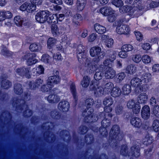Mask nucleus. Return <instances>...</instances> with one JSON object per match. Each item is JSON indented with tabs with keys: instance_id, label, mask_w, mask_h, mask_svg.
<instances>
[{
	"instance_id": "dca6fc26",
	"label": "nucleus",
	"mask_w": 159,
	"mask_h": 159,
	"mask_svg": "<svg viewBox=\"0 0 159 159\" xmlns=\"http://www.w3.org/2000/svg\"><path fill=\"white\" fill-rule=\"evenodd\" d=\"M130 123L135 128L144 129L143 126V124L139 118L138 117H131L130 120Z\"/></svg>"
},
{
	"instance_id": "393cba45",
	"label": "nucleus",
	"mask_w": 159,
	"mask_h": 159,
	"mask_svg": "<svg viewBox=\"0 0 159 159\" xmlns=\"http://www.w3.org/2000/svg\"><path fill=\"white\" fill-rule=\"evenodd\" d=\"M58 107L60 111L63 112H66L69 109L70 104L66 101H61L59 103Z\"/></svg>"
},
{
	"instance_id": "4d7b16f0",
	"label": "nucleus",
	"mask_w": 159,
	"mask_h": 159,
	"mask_svg": "<svg viewBox=\"0 0 159 159\" xmlns=\"http://www.w3.org/2000/svg\"><path fill=\"white\" fill-rule=\"evenodd\" d=\"M31 6L32 7L33 6L34 7V11H35L36 8V6H39L41 5L42 3V0H30Z\"/></svg>"
},
{
	"instance_id": "37998d69",
	"label": "nucleus",
	"mask_w": 159,
	"mask_h": 159,
	"mask_svg": "<svg viewBox=\"0 0 159 159\" xmlns=\"http://www.w3.org/2000/svg\"><path fill=\"white\" fill-rule=\"evenodd\" d=\"M90 81V79L89 77L87 76H84L81 81V84L83 87L87 88L89 86Z\"/></svg>"
},
{
	"instance_id": "6e6d98bb",
	"label": "nucleus",
	"mask_w": 159,
	"mask_h": 159,
	"mask_svg": "<svg viewBox=\"0 0 159 159\" xmlns=\"http://www.w3.org/2000/svg\"><path fill=\"white\" fill-rule=\"evenodd\" d=\"M50 1L52 3L57 4L55 6V8L57 10H60L61 9L60 6H58V5H61L63 3L62 0H50Z\"/></svg>"
},
{
	"instance_id": "9d476101",
	"label": "nucleus",
	"mask_w": 159,
	"mask_h": 159,
	"mask_svg": "<svg viewBox=\"0 0 159 159\" xmlns=\"http://www.w3.org/2000/svg\"><path fill=\"white\" fill-rule=\"evenodd\" d=\"M141 141L139 139L133 141V145L130 148L131 155L133 157L138 158L140 156V148L141 147Z\"/></svg>"
},
{
	"instance_id": "5fc2aeb1",
	"label": "nucleus",
	"mask_w": 159,
	"mask_h": 159,
	"mask_svg": "<svg viewBox=\"0 0 159 159\" xmlns=\"http://www.w3.org/2000/svg\"><path fill=\"white\" fill-rule=\"evenodd\" d=\"M89 138L90 141L88 143L89 144H91L93 143L94 141L93 137L92 135L90 134H87L84 137V141L85 143H87L88 142V138Z\"/></svg>"
},
{
	"instance_id": "a878e982",
	"label": "nucleus",
	"mask_w": 159,
	"mask_h": 159,
	"mask_svg": "<svg viewBox=\"0 0 159 159\" xmlns=\"http://www.w3.org/2000/svg\"><path fill=\"white\" fill-rule=\"evenodd\" d=\"M0 85L1 88L4 89H8L12 85V83L7 80L3 76L0 78Z\"/></svg>"
},
{
	"instance_id": "864d4df0",
	"label": "nucleus",
	"mask_w": 159,
	"mask_h": 159,
	"mask_svg": "<svg viewBox=\"0 0 159 159\" xmlns=\"http://www.w3.org/2000/svg\"><path fill=\"white\" fill-rule=\"evenodd\" d=\"M113 99L110 97H106L103 101L104 106H111L113 103Z\"/></svg>"
},
{
	"instance_id": "39448f33",
	"label": "nucleus",
	"mask_w": 159,
	"mask_h": 159,
	"mask_svg": "<svg viewBox=\"0 0 159 159\" xmlns=\"http://www.w3.org/2000/svg\"><path fill=\"white\" fill-rule=\"evenodd\" d=\"M153 141V138L152 136H150L149 135H146L145 139L142 140L143 144L146 146L151 145V146L148 149L144 150V156L147 159H151L152 158V155L151 152L153 146L152 145H151Z\"/></svg>"
},
{
	"instance_id": "c9c22d12",
	"label": "nucleus",
	"mask_w": 159,
	"mask_h": 159,
	"mask_svg": "<svg viewBox=\"0 0 159 159\" xmlns=\"http://www.w3.org/2000/svg\"><path fill=\"white\" fill-rule=\"evenodd\" d=\"M120 89L118 87H115L110 92L111 95L114 98L119 97L121 94Z\"/></svg>"
},
{
	"instance_id": "a18cd8bd",
	"label": "nucleus",
	"mask_w": 159,
	"mask_h": 159,
	"mask_svg": "<svg viewBox=\"0 0 159 159\" xmlns=\"http://www.w3.org/2000/svg\"><path fill=\"white\" fill-rule=\"evenodd\" d=\"M50 116L53 119L57 120L60 118L61 115L57 111L54 110L51 111Z\"/></svg>"
},
{
	"instance_id": "49530a36",
	"label": "nucleus",
	"mask_w": 159,
	"mask_h": 159,
	"mask_svg": "<svg viewBox=\"0 0 159 159\" xmlns=\"http://www.w3.org/2000/svg\"><path fill=\"white\" fill-rule=\"evenodd\" d=\"M152 75L149 73H145L141 77V80L143 83H148L150 80Z\"/></svg>"
},
{
	"instance_id": "c85d7f7f",
	"label": "nucleus",
	"mask_w": 159,
	"mask_h": 159,
	"mask_svg": "<svg viewBox=\"0 0 159 159\" xmlns=\"http://www.w3.org/2000/svg\"><path fill=\"white\" fill-rule=\"evenodd\" d=\"M103 69H102L101 67V65L99 66V68L98 70L95 71V73L94 75V79L96 81H98L101 80L104 74V71Z\"/></svg>"
},
{
	"instance_id": "bb28decb",
	"label": "nucleus",
	"mask_w": 159,
	"mask_h": 159,
	"mask_svg": "<svg viewBox=\"0 0 159 159\" xmlns=\"http://www.w3.org/2000/svg\"><path fill=\"white\" fill-rule=\"evenodd\" d=\"M34 7H32L30 3L25 2L20 7V9L22 11H26L28 12L32 13L34 11Z\"/></svg>"
},
{
	"instance_id": "7c9ffc66",
	"label": "nucleus",
	"mask_w": 159,
	"mask_h": 159,
	"mask_svg": "<svg viewBox=\"0 0 159 159\" xmlns=\"http://www.w3.org/2000/svg\"><path fill=\"white\" fill-rule=\"evenodd\" d=\"M148 99V96L146 93H142L140 94L138 98V102L139 104H145L147 103Z\"/></svg>"
},
{
	"instance_id": "e2e57ef3",
	"label": "nucleus",
	"mask_w": 159,
	"mask_h": 159,
	"mask_svg": "<svg viewBox=\"0 0 159 159\" xmlns=\"http://www.w3.org/2000/svg\"><path fill=\"white\" fill-rule=\"evenodd\" d=\"M26 62L27 65L30 66L35 64L38 62V60L35 58L29 57L27 60Z\"/></svg>"
},
{
	"instance_id": "58836bf2",
	"label": "nucleus",
	"mask_w": 159,
	"mask_h": 159,
	"mask_svg": "<svg viewBox=\"0 0 159 159\" xmlns=\"http://www.w3.org/2000/svg\"><path fill=\"white\" fill-rule=\"evenodd\" d=\"M114 84L112 82H108L104 86V91L107 94H109L112 89L114 87Z\"/></svg>"
},
{
	"instance_id": "f704fd0d",
	"label": "nucleus",
	"mask_w": 159,
	"mask_h": 159,
	"mask_svg": "<svg viewBox=\"0 0 159 159\" xmlns=\"http://www.w3.org/2000/svg\"><path fill=\"white\" fill-rule=\"evenodd\" d=\"M136 71V67L134 65L132 64L128 65L125 69L126 73L130 75H134Z\"/></svg>"
},
{
	"instance_id": "052dcab7",
	"label": "nucleus",
	"mask_w": 159,
	"mask_h": 159,
	"mask_svg": "<svg viewBox=\"0 0 159 159\" xmlns=\"http://www.w3.org/2000/svg\"><path fill=\"white\" fill-rule=\"evenodd\" d=\"M29 49L31 52H36L39 51V47L38 44L36 43H33L31 44Z\"/></svg>"
},
{
	"instance_id": "5701e85b",
	"label": "nucleus",
	"mask_w": 159,
	"mask_h": 159,
	"mask_svg": "<svg viewBox=\"0 0 159 159\" xmlns=\"http://www.w3.org/2000/svg\"><path fill=\"white\" fill-rule=\"evenodd\" d=\"M150 107L148 105H144L141 109V115L142 118L144 120H148L150 117Z\"/></svg>"
},
{
	"instance_id": "aec40b11",
	"label": "nucleus",
	"mask_w": 159,
	"mask_h": 159,
	"mask_svg": "<svg viewBox=\"0 0 159 159\" xmlns=\"http://www.w3.org/2000/svg\"><path fill=\"white\" fill-rule=\"evenodd\" d=\"M85 103L87 108L85 109L82 113V115L84 117L86 116V114H87L89 110L91 109H93L91 107L94 103V100L92 98H87L85 100Z\"/></svg>"
},
{
	"instance_id": "2eb2a0df",
	"label": "nucleus",
	"mask_w": 159,
	"mask_h": 159,
	"mask_svg": "<svg viewBox=\"0 0 159 159\" xmlns=\"http://www.w3.org/2000/svg\"><path fill=\"white\" fill-rule=\"evenodd\" d=\"M43 80L40 78L37 79L35 81L34 80L30 81L28 84L29 89L31 90H35L39 87L42 84Z\"/></svg>"
},
{
	"instance_id": "4c0bfd02",
	"label": "nucleus",
	"mask_w": 159,
	"mask_h": 159,
	"mask_svg": "<svg viewBox=\"0 0 159 159\" xmlns=\"http://www.w3.org/2000/svg\"><path fill=\"white\" fill-rule=\"evenodd\" d=\"M125 74L124 72L119 73L114 77V80L117 83H120L124 79L125 77Z\"/></svg>"
},
{
	"instance_id": "72a5a7b5",
	"label": "nucleus",
	"mask_w": 159,
	"mask_h": 159,
	"mask_svg": "<svg viewBox=\"0 0 159 159\" xmlns=\"http://www.w3.org/2000/svg\"><path fill=\"white\" fill-rule=\"evenodd\" d=\"M47 100L49 103H54L58 102L59 101L60 98L57 95H54L51 94L47 97Z\"/></svg>"
},
{
	"instance_id": "603ef678",
	"label": "nucleus",
	"mask_w": 159,
	"mask_h": 159,
	"mask_svg": "<svg viewBox=\"0 0 159 159\" xmlns=\"http://www.w3.org/2000/svg\"><path fill=\"white\" fill-rule=\"evenodd\" d=\"M15 24L18 26H21L23 22L22 18L20 16H16L14 18Z\"/></svg>"
},
{
	"instance_id": "4be33fe9",
	"label": "nucleus",
	"mask_w": 159,
	"mask_h": 159,
	"mask_svg": "<svg viewBox=\"0 0 159 159\" xmlns=\"http://www.w3.org/2000/svg\"><path fill=\"white\" fill-rule=\"evenodd\" d=\"M94 82H92V83L90 84V86L91 87L93 85L91 89L94 91V94L98 96L101 95L103 93V91H104V89L101 86H98L99 84H96V85L95 86Z\"/></svg>"
},
{
	"instance_id": "f03ea898",
	"label": "nucleus",
	"mask_w": 159,
	"mask_h": 159,
	"mask_svg": "<svg viewBox=\"0 0 159 159\" xmlns=\"http://www.w3.org/2000/svg\"><path fill=\"white\" fill-rule=\"evenodd\" d=\"M120 132L119 126L117 125H113L109 133L108 143L110 145L114 143L113 146L115 144L116 141L122 140V138Z\"/></svg>"
},
{
	"instance_id": "b1692460",
	"label": "nucleus",
	"mask_w": 159,
	"mask_h": 159,
	"mask_svg": "<svg viewBox=\"0 0 159 159\" xmlns=\"http://www.w3.org/2000/svg\"><path fill=\"white\" fill-rule=\"evenodd\" d=\"M87 4L86 0H77L75 4V10L77 12L82 11Z\"/></svg>"
},
{
	"instance_id": "8fccbe9b",
	"label": "nucleus",
	"mask_w": 159,
	"mask_h": 159,
	"mask_svg": "<svg viewBox=\"0 0 159 159\" xmlns=\"http://www.w3.org/2000/svg\"><path fill=\"white\" fill-rule=\"evenodd\" d=\"M141 0H126L125 2H127L128 4L132 5L134 7H136L139 8V10L141 9L139 6V4Z\"/></svg>"
},
{
	"instance_id": "0eeeda50",
	"label": "nucleus",
	"mask_w": 159,
	"mask_h": 159,
	"mask_svg": "<svg viewBox=\"0 0 159 159\" xmlns=\"http://www.w3.org/2000/svg\"><path fill=\"white\" fill-rule=\"evenodd\" d=\"M22 100L23 102L20 104L17 105V102H16L15 103L13 104V106L14 107V105H16V109L17 111H22L24 109V107L26 106V107L25 110L23 111V116L26 118H28L31 116L33 114V111L31 110L28 109V106L26 103V102L24 99H21Z\"/></svg>"
},
{
	"instance_id": "cd10ccee",
	"label": "nucleus",
	"mask_w": 159,
	"mask_h": 159,
	"mask_svg": "<svg viewBox=\"0 0 159 159\" xmlns=\"http://www.w3.org/2000/svg\"><path fill=\"white\" fill-rule=\"evenodd\" d=\"M70 90L73 96V99L74 100L75 105L76 106L78 104V96L77 95L76 86L74 83H72L70 85Z\"/></svg>"
},
{
	"instance_id": "f257e3e1",
	"label": "nucleus",
	"mask_w": 159,
	"mask_h": 159,
	"mask_svg": "<svg viewBox=\"0 0 159 159\" xmlns=\"http://www.w3.org/2000/svg\"><path fill=\"white\" fill-rule=\"evenodd\" d=\"M84 48V46L81 45L78 46L76 51L77 57L79 62L81 64H86L88 61L87 63L88 70L90 74H93L99 68L97 65L98 62L94 61L91 62L90 60H88Z\"/></svg>"
},
{
	"instance_id": "473e14b6",
	"label": "nucleus",
	"mask_w": 159,
	"mask_h": 159,
	"mask_svg": "<svg viewBox=\"0 0 159 159\" xmlns=\"http://www.w3.org/2000/svg\"><path fill=\"white\" fill-rule=\"evenodd\" d=\"M94 28L96 32L99 34H103L106 31V29L105 27L98 23H96L94 25Z\"/></svg>"
},
{
	"instance_id": "c756f323",
	"label": "nucleus",
	"mask_w": 159,
	"mask_h": 159,
	"mask_svg": "<svg viewBox=\"0 0 159 159\" xmlns=\"http://www.w3.org/2000/svg\"><path fill=\"white\" fill-rule=\"evenodd\" d=\"M60 81L59 76L57 75L50 76L48 80V83L51 84L52 87L54 84H58Z\"/></svg>"
},
{
	"instance_id": "412c9836",
	"label": "nucleus",
	"mask_w": 159,
	"mask_h": 159,
	"mask_svg": "<svg viewBox=\"0 0 159 159\" xmlns=\"http://www.w3.org/2000/svg\"><path fill=\"white\" fill-rule=\"evenodd\" d=\"M94 82H92V83L90 84V86L91 87L93 85L91 89L94 91V94L98 96L101 95L103 93V91H104V89L101 86H98L99 84H96V85L95 86Z\"/></svg>"
},
{
	"instance_id": "f8f14e48",
	"label": "nucleus",
	"mask_w": 159,
	"mask_h": 159,
	"mask_svg": "<svg viewBox=\"0 0 159 159\" xmlns=\"http://www.w3.org/2000/svg\"><path fill=\"white\" fill-rule=\"evenodd\" d=\"M30 68L25 66L18 68L15 70L16 74L20 76L25 77L28 79H30L31 77V75L30 74Z\"/></svg>"
},
{
	"instance_id": "7ed1b4c3",
	"label": "nucleus",
	"mask_w": 159,
	"mask_h": 159,
	"mask_svg": "<svg viewBox=\"0 0 159 159\" xmlns=\"http://www.w3.org/2000/svg\"><path fill=\"white\" fill-rule=\"evenodd\" d=\"M93 109H91L88 111L87 114L84 118V121L85 123H93L98 121L99 119H103L107 117V114L103 112H100L98 115L93 113Z\"/></svg>"
},
{
	"instance_id": "4468645a",
	"label": "nucleus",
	"mask_w": 159,
	"mask_h": 159,
	"mask_svg": "<svg viewBox=\"0 0 159 159\" xmlns=\"http://www.w3.org/2000/svg\"><path fill=\"white\" fill-rule=\"evenodd\" d=\"M101 48L96 46L92 47L89 50V52L90 56L92 57H95L97 59L100 60L102 57H103L104 55L101 56Z\"/></svg>"
},
{
	"instance_id": "774afa93",
	"label": "nucleus",
	"mask_w": 159,
	"mask_h": 159,
	"mask_svg": "<svg viewBox=\"0 0 159 159\" xmlns=\"http://www.w3.org/2000/svg\"><path fill=\"white\" fill-rule=\"evenodd\" d=\"M142 57L140 54H136L132 58L133 60L136 63H139L141 60H142Z\"/></svg>"
},
{
	"instance_id": "69168bd1",
	"label": "nucleus",
	"mask_w": 159,
	"mask_h": 159,
	"mask_svg": "<svg viewBox=\"0 0 159 159\" xmlns=\"http://www.w3.org/2000/svg\"><path fill=\"white\" fill-rule=\"evenodd\" d=\"M104 42L106 46L108 48H109L113 45L114 40L112 38H108L105 39Z\"/></svg>"
},
{
	"instance_id": "0e129e2a",
	"label": "nucleus",
	"mask_w": 159,
	"mask_h": 159,
	"mask_svg": "<svg viewBox=\"0 0 159 159\" xmlns=\"http://www.w3.org/2000/svg\"><path fill=\"white\" fill-rule=\"evenodd\" d=\"M153 113L157 117L159 118V106L158 105L154 106L152 108Z\"/></svg>"
},
{
	"instance_id": "de8ad7c7",
	"label": "nucleus",
	"mask_w": 159,
	"mask_h": 159,
	"mask_svg": "<svg viewBox=\"0 0 159 159\" xmlns=\"http://www.w3.org/2000/svg\"><path fill=\"white\" fill-rule=\"evenodd\" d=\"M152 128L155 132H158L157 137L159 138V120H155L153 121Z\"/></svg>"
},
{
	"instance_id": "ddd939ff",
	"label": "nucleus",
	"mask_w": 159,
	"mask_h": 159,
	"mask_svg": "<svg viewBox=\"0 0 159 159\" xmlns=\"http://www.w3.org/2000/svg\"><path fill=\"white\" fill-rule=\"evenodd\" d=\"M127 106L128 108L132 109L133 112L136 114L139 113L140 111L141 107L139 102H136L134 99L128 101Z\"/></svg>"
},
{
	"instance_id": "13d9d810",
	"label": "nucleus",
	"mask_w": 159,
	"mask_h": 159,
	"mask_svg": "<svg viewBox=\"0 0 159 159\" xmlns=\"http://www.w3.org/2000/svg\"><path fill=\"white\" fill-rule=\"evenodd\" d=\"M133 47L131 44H125L123 45L121 48V50L127 52L132 51L133 49Z\"/></svg>"
},
{
	"instance_id": "680f3d73",
	"label": "nucleus",
	"mask_w": 159,
	"mask_h": 159,
	"mask_svg": "<svg viewBox=\"0 0 159 159\" xmlns=\"http://www.w3.org/2000/svg\"><path fill=\"white\" fill-rule=\"evenodd\" d=\"M142 61L145 64H148L151 62V58L148 55H144L142 57Z\"/></svg>"
},
{
	"instance_id": "6ab92c4d",
	"label": "nucleus",
	"mask_w": 159,
	"mask_h": 159,
	"mask_svg": "<svg viewBox=\"0 0 159 159\" xmlns=\"http://www.w3.org/2000/svg\"><path fill=\"white\" fill-rule=\"evenodd\" d=\"M51 32L53 36L54 37L59 36L62 33L65 34L68 32L66 30H63L62 31H59V29L56 24H52L51 25Z\"/></svg>"
},
{
	"instance_id": "423d86ee",
	"label": "nucleus",
	"mask_w": 159,
	"mask_h": 159,
	"mask_svg": "<svg viewBox=\"0 0 159 159\" xmlns=\"http://www.w3.org/2000/svg\"><path fill=\"white\" fill-rule=\"evenodd\" d=\"M111 2L112 5L116 7H120L119 11L120 13H128L129 15L132 14L131 11L133 9L132 7L128 5L123 6L124 2L121 0H112Z\"/></svg>"
},
{
	"instance_id": "f3484780",
	"label": "nucleus",
	"mask_w": 159,
	"mask_h": 159,
	"mask_svg": "<svg viewBox=\"0 0 159 159\" xmlns=\"http://www.w3.org/2000/svg\"><path fill=\"white\" fill-rule=\"evenodd\" d=\"M113 116L112 113L107 114V117L108 118L105 117L102 119L101 122L102 128L104 129V130H107V128L111 124V120Z\"/></svg>"
},
{
	"instance_id": "9b49d317",
	"label": "nucleus",
	"mask_w": 159,
	"mask_h": 159,
	"mask_svg": "<svg viewBox=\"0 0 159 159\" xmlns=\"http://www.w3.org/2000/svg\"><path fill=\"white\" fill-rule=\"evenodd\" d=\"M141 80L137 77L133 78L130 81V84L134 88V91L136 93L144 91L143 86L141 85Z\"/></svg>"
},
{
	"instance_id": "bf43d9fd",
	"label": "nucleus",
	"mask_w": 159,
	"mask_h": 159,
	"mask_svg": "<svg viewBox=\"0 0 159 159\" xmlns=\"http://www.w3.org/2000/svg\"><path fill=\"white\" fill-rule=\"evenodd\" d=\"M115 111L117 115L121 114L123 112V107L120 105H118L115 108Z\"/></svg>"
},
{
	"instance_id": "c03bdc74",
	"label": "nucleus",
	"mask_w": 159,
	"mask_h": 159,
	"mask_svg": "<svg viewBox=\"0 0 159 159\" xmlns=\"http://www.w3.org/2000/svg\"><path fill=\"white\" fill-rule=\"evenodd\" d=\"M122 89L124 95H128L131 91V86L129 84H125L123 87Z\"/></svg>"
},
{
	"instance_id": "ea45409f",
	"label": "nucleus",
	"mask_w": 159,
	"mask_h": 159,
	"mask_svg": "<svg viewBox=\"0 0 159 159\" xmlns=\"http://www.w3.org/2000/svg\"><path fill=\"white\" fill-rule=\"evenodd\" d=\"M120 154L122 156H129V153L128 151V147L125 144H123L121 146L120 150Z\"/></svg>"
},
{
	"instance_id": "09e8293b",
	"label": "nucleus",
	"mask_w": 159,
	"mask_h": 159,
	"mask_svg": "<svg viewBox=\"0 0 159 159\" xmlns=\"http://www.w3.org/2000/svg\"><path fill=\"white\" fill-rule=\"evenodd\" d=\"M34 70L35 71L34 73L35 72V74L37 75H39L44 73V69L43 66L40 65H39L38 67L35 68Z\"/></svg>"
},
{
	"instance_id": "e433bc0d",
	"label": "nucleus",
	"mask_w": 159,
	"mask_h": 159,
	"mask_svg": "<svg viewBox=\"0 0 159 159\" xmlns=\"http://www.w3.org/2000/svg\"><path fill=\"white\" fill-rule=\"evenodd\" d=\"M57 18V14H51L47 22L49 23L56 24L58 22Z\"/></svg>"
},
{
	"instance_id": "79ce46f5",
	"label": "nucleus",
	"mask_w": 159,
	"mask_h": 159,
	"mask_svg": "<svg viewBox=\"0 0 159 159\" xmlns=\"http://www.w3.org/2000/svg\"><path fill=\"white\" fill-rule=\"evenodd\" d=\"M83 20V17L80 14L76 13L73 16V22L77 25H80V22Z\"/></svg>"
},
{
	"instance_id": "3c124183",
	"label": "nucleus",
	"mask_w": 159,
	"mask_h": 159,
	"mask_svg": "<svg viewBox=\"0 0 159 159\" xmlns=\"http://www.w3.org/2000/svg\"><path fill=\"white\" fill-rule=\"evenodd\" d=\"M52 88L51 84H49L47 82V84L42 85L40 88L41 90L43 92H49Z\"/></svg>"
},
{
	"instance_id": "2f4dec72",
	"label": "nucleus",
	"mask_w": 159,
	"mask_h": 159,
	"mask_svg": "<svg viewBox=\"0 0 159 159\" xmlns=\"http://www.w3.org/2000/svg\"><path fill=\"white\" fill-rule=\"evenodd\" d=\"M57 39L53 37H49L47 41V47L49 50L52 49L56 45Z\"/></svg>"
},
{
	"instance_id": "a19ab883",
	"label": "nucleus",
	"mask_w": 159,
	"mask_h": 159,
	"mask_svg": "<svg viewBox=\"0 0 159 159\" xmlns=\"http://www.w3.org/2000/svg\"><path fill=\"white\" fill-rule=\"evenodd\" d=\"M14 90L15 93L19 95H20L23 92V89L22 87V85L20 84H15L14 86Z\"/></svg>"
},
{
	"instance_id": "6e6552de",
	"label": "nucleus",
	"mask_w": 159,
	"mask_h": 159,
	"mask_svg": "<svg viewBox=\"0 0 159 159\" xmlns=\"http://www.w3.org/2000/svg\"><path fill=\"white\" fill-rule=\"evenodd\" d=\"M99 12L103 16H107L108 21L113 22L115 21L114 11L111 7H102L99 9Z\"/></svg>"
},
{
	"instance_id": "a211bd4d",
	"label": "nucleus",
	"mask_w": 159,
	"mask_h": 159,
	"mask_svg": "<svg viewBox=\"0 0 159 159\" xmlns=\"http://www.w3.org/2000/svg\"><path fill=\"white\" fill-rule=\"evenodd\" d=\"M116 31L118 34H127L130 31V29L128 25H122L118 26L116 28Z\"/></svg>"
},
{
	"instance_id": "1a4fd4ad",
	"label": "nucleus",
	"mask_w": 159,
	"mask_h": 159,
	"mask_svg": "<svg viewBox=\"0 0 159 159\" xmlns=\"http://www.w3.org/2000/svg\"><path fill=\"white\" fill-rule=\"evenodd\" d=\"M50 12L48 10L41 11L37 13L35 15V20L40 23H44L48 22L50 16Z\"/></svg>"
},
{
	"instance_id": "338daca9",
	"label": "nucleus",
	"mask_w": 159,
	"mask_h": 159,
	"mask_svg": "<svg viewBox=\"0 0 159 159\" xmlns=\"http://www.w3.org/2000/svg\"><path fill=\"white\" fill-rule=\"evenodd\" d=\"M98 36L96 33L91 34L88 37V41L90 42H93L97 37Z\"/></svg>"
},
{
	"instance_id": "20e7f679",
	"label": "nucleus",
	"mask_w": 159,
	"mask_h": 159,
	"mask_svg": "<svg viewBox=\"0 0 159 159\" xmlns=\"http://www.w3.org/2000/svg\"><path fill=\"white\" fill-rule=\"evenodd\" d=\"M112 61L110 59L105 60L103 63V64L101 65V67L103 69L104 74L107 79H112L115 77V71L111 67Z\"/></svg>"
}]
</instances>
